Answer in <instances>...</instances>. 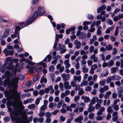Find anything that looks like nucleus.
<instances>
[{
  "label": "nucleus",
  "instance_id": "nucleus-25",
  "mask_svg": "<svg viewBox=\"0 0 123 123\" xmlns=\"http://www.w3.org/2000/svg\"><path fill=\"white\" fill-rule=\"evenodd\" d=\"M44 104L41 108H47V105L48 101L47 100H44Z\"/></svg>",
  "mask_w": 123,
  "mask_h": 123
},
{
  "label": "nucleus",
  "instance_id": "nucleus-38",
  "mask_svg": "<svg viewBox=\"0 0 123 123\" xmlns=\"http://www.w3.org/2000/svg\"><path fill=\"white\" fill-rule=\"evenodd\" d=\"M99 84L101 86H103L105 85V81L104 80L100 81L99 82Z\"/></svg>",
  "mask_w": 123,
  "mask_h": 123
},
{
  "label": "nucleus",
  "instance_id": "nucleus-24",
  "mask_svg": "<svg viewBox=\"0 0 123 123\" xmlns=\"http://www.w3.org/2000/svg\"><path fill=\"white\" fill-rule=\"evenodd\" d=\"M81 76H75L74 77V79L75 81L78 80L79 82H80L81 80Z\"/></svg>",
  "mask_w": 123,
  "mask_h": 123
},
{
  "label": "nucleus",
  "instance_id": "nucleus-47",
  "mask_svg": "<svg viewBox=\"0 0 123 123\" xmlns=\"http://www.w3.org/2000/svg\"><path fill=\"white\" fill-rule=\"evenodd\" d=\"M122 91H118V98H121L122 97Z\"/></svg>",
  "mask_w": 123,
  "mask_h": 123
},
{
  "label": "nucleus",
  "instance_id": "nucleus-41",
  "mask_svg": "<svg viewBox=\"0 0 123 123\" xmlns=\"http://www.w3.org/2000/svg\"><path fill=\"white\" fill-rule=\"evenodd\" d=\"M32 82L31 81H30L27 82L26 86L30 87L32 84Z\"/></svg>",
  "mask_w": 123,
  "mask_h": 123
},
{
  "label": "nucleus",
  "instance_id": "nucleus-32",
  "mask_svg": "<svg viewBox=\"0 0 123 123\" xmlns=\"http://www.w3.org/2000/svg\"><path fill=\"white\" fill-rule=\"evenodd\" d=\"M49 71L51 72H53L54 70V66L52 65L50 66L49 68Z\"/></svg>",
  "mask_w": 123,
  "mask_h": 123
},
{
  "label": "nucleus",
  "instance_id": "nucleus-16",
  "mask_svg": "<svg viewBox=\"0 0 123 123\" xmlns=\"http://www.w3.org/2000/svg\"><path fill=\"white\" fill-rule=\"evenodd\" d=\"M83 118L82 116L81 115L79 116L78 117L74 119V121L75 122H81Z\"/></svg>",
  "mask_w": 123,
  "mask_h": 123
},
{
  "label": "nucleus",
  "instance_id": "nucleus-30",
  "mask_svg": "<svg viewBox=\"0 0 123 123\" xmlns=\"http://www.w3.org/2000/svg\"><path fill=\"white\" fill-rule=\"evenodd\" d=\"M118 68L116 67H113L111 69V73L113 74L114 73L117 69Z\"/></svg>",
  "mask_w": 123,
  "mask_h": 123
},
{
  "label": "nucleus",
  "instance_id": "nucleus-5",
  "mask_svg": "<svg viewBox=\"0 0 123 123\" xmlns=\"http://www.w3.org/2000/svg\"><path fill=\"white\" fill-rule=\"evenodd\" d=\"M3 53L5 54L6 56H7L9 55H12L14 54V51L13 50H8L6 49H5L3 51Z\"/></svg>",
  "mask_w": 123,
  "mask_h": 123
},
{
  "label": "nucleus",
  "instance_id": "nucleus-12",
  "mask_svg": "<svg viewBox=\"0 0 123 123\" xmlns=\"http://www.w3.org/2000/svg\"><path fill=\"white\" fill-rule=\"evenodd\" d=\"M15 66L12 65V63H10L8 64V66L6 67V69L9 70H13L15 68Z\"/></svg>",
  "mask_w": 123,
  "mask_h": 123
},
{
  "label": "nucleus",
  "instance_id": "nucleus-22",
  "mask_svg": "<svg viewBox=\"0 0 123 123\" xmlns=\"http://www.w3.org/2000/svg\"><path fill=\"white\" fill-rule=\"evenodd\" d=\"M110 100L108 99L107 101L106 99H105L104 101V105L105 106H108L110 104Z\"/></svg>",
  "mask_w": 123,
  "mask_h": 123
},
{
  "label": "nucleus",
  "instance_id": "nucleus-56",
  "mask_svg": "<svg viewBox=\"0 0 123 123\" xmlns=\"http://www.w3.org/2000/svg\"><path fill=\"white\" fill-rule=\"evenodd\" d=\"M120 100L119 99H117L114 100V102L113 105H117V103L118 102H119Z\"/></svg>",
  "mask_w": 123,
  "mask_h": 123
},
{
  "label": "nucleus",
  "instance_id": "nucleus-39",
  "mask_svg": "<svg viewBox=\"0 0 123 123\" xmlns=\"http://www.w3.org/2000/svg\"><path fill=\"white\" fill-rule=\"evenodd\" d=\"M5 70V68L2 65H0V71L2 72H4Z\"/></svg>",
  "mask_w": 123,
  "mask_h": 123
},
{
  "label": "nucleus",
  "instance_id": "nucleus-14",
  "mask_svg": "<svg viewBox=\"0 0 123 123\" xmlns=\"http://www.w3.org/2000/svg\"><path fill=\"white\" fill-rule=\"evenodd\" d=\"M51 55L49 54L47 55L46 57H45L44 59L43 60L42 62H45L47 60V58L48 59L47 61V62H49L51 59Z\"/></svg>",
  "mask_w": 123,
  "mask_h": 123
},
{
  "label": "nucleus",
  "instance_id": "nucleus-61",
  "mask_svg": "<svg viewBox=\"0 0 123 123\" xmlns=\"http://www.w3.org/2000/svg\"><path fill=\"white\" fill-rule=\"evenodd\" d=\"M87 63L88 66H90L92 64V61L91 60H88L87 61Z\"/></svg>",
  "mask_w": 123,
  "mask_h": 123
},
{
  "label": "nucleus",
  "instance_id": "nucleus-49",
  "mask_svg": "<svg viewBox=\"0 0 123 123\" xmlns=\"http://www.w3.org/2000/svg\"><path fill=\"white\" fill-rule=\"evenodd\" d=\"M87 18L90 20H92L94 18V16L91 14H88L87 15Z\"/></svg>",
  "mask_w": 123,
  "mask_h": 123
},
{
  "label": "nucleus",
  "instance_id": "nucleus-63",
  "mask_svg": "<svg viewBox=\"0 0 123 123\" xmlns=\"http://www.w3.org/2000/svg\"><path fill=\"white\" fill-rule=\"evenodd\" d=\"M75 87V89L76 91L79 90L80 89V87L79 85H76Z\"/></svg>",
  "mask_w": 123,
  "mask_h": 123
},
{
  "label": "nucleus",
  "instance_id": "nucleus-10",
  "mask_svg": "<svg viewBox=\"0 0 123 123\" xmlns=\"http://www.w3.org/2000/svg\"><path fill=\"white\" fill-rule=\"evenodd\" d=\"M81 98L82 99L84 100V102L85 103H88L90 101V99L88 97L84 95L81 96Z\"/></svg>",
  "mask_w": 123,
  "mask_h": 123
},
{
  "label": "nucleus",
  "instance_id": "nucleus-35",
  "mask_svg": "<svg viewBox=\"0 0 123 123\" xmlns=\"http://www.w3.org/2000/svg\"><path fill=\"white\" fill-rule=\"evenodd\" d=\"M35 69V67H31L29 70V71L31 72V73H34V70Z\"/></svg>",
  "mask_w": 123,
  "mask_h": 123
},
{
  "label": "nucleus",
  "instance_id": "nucleus-57",
  "mask_svg": "<svg viewBox=\"0 0 123 123\" xmlns=\"http://www.w3.org/2000/svg\"><path fill=\"white\" fill-rule=\"evenodd\" d=\"M80 96H75L74 97V101L76 102L78 101V100L80 98Z\"/></svg>",
  "mask_w": 123,
  "mask_h": 123
},
{
  "label": "nucleus",
  "instance_id": "nucleus-46",
  "mask_svg": "<svg viewBox=\"0 0 123 123\" xmlns=\"http://www.w3.org/2000/svg\"><path fill=\"white\" fill-rule=\"evenodd\" d=\"M52 115L51 114V112L50 113L48 112H46L45 114V116L46 117H51V115Z\"/></svg>",
  "mask_w": 123,
  "mask_h": 123
},
{
  "label": "nucleus",
  "instance_id": "nucleus-45",
  "mask_svg": "<svg viewBox=\"0 0 123 123\" xmlns=\"http://www.w3.org/2000/svg\"><path fill=\"white\" fill-rule=\"evenodd\" d=\"M98 67L97 64H95L92 65L91 68L94 70L95 69H97Z\"/></svg>",
  "mask_w": 123,
  "mask_h": 123
},
{
  "label": "nucleus",
  "instance_id": "nucleus-48",
  "mask_svg": "<svg viewBox=\"0 0 123 123\" xmlns=\"http://www.w3.org/2000/svg\"><path fill=\"white\" fill-rule=\"evenodd\" d=\"M38 120L39 123H42L43 121L44 118L42 117H39L38 118Z\"/></svg>",
  "mask_w": 123,
  "mask_h": 123
},
{
  "label": "nucleus",
  "instance_id": "nucleus-52",
  "mask_svg": "<svg viewBox=\"0 0 123 123\" xmlns=\"http://www.w3.org/2000/svg\"><path fill=\"white\" fill-rule=\"evenodd\" d=\"M62 101H60L59 102L57 105V108H60L62 104Z\"/></svg>",
  "mask_w": 123,
  "mask_h": 123
},
{
  "label": "nucleus",
  "instance_id": "nucleus-23",
  "mask_svg": "<svg viewBox=\"0 0 123 123\" xmlns=\"http://www.w3.org/2000/svg\"><path fill=\"white\" fill-rule=\"evenodd\" d=\"M52 87V86L51 85L49 86L48 88H46L45 89L44 91L45 93H48L49 92L50 90Z\"/></svg>",
  "mask_w": 123,
  "mask_h": 123
},
{
  "label": "nucleus",
  "instance_id": "nucleus-2",
  "mask_svg": "<svg viewBox=\"0 0 123 123\" xmlns=\"http://www.w3.org/2000/svg\"><path fill=\"white\" fill-rule=\"evenodd\" d=\"M38 15V14L37 11H36L34 13L32 16L29 18L28 20L26 22L25 24V22H22L18 23V25L16 26L14 33L11 35V38H13L16 37L18 31H19L21 29L20 27H21L22 28H23L31 24L37 18Z\"/></svg>",
  "mask_w": 123,
  "mask_h": 123
},
{
  "label": "nucleus",
  "instance_id": "nucleus-21",
  "mask_svg": "<svg viewBox=\"0 0 123 123\" xmlns=\"http://www.w3.org/2000/svg\"><path fill=\"white\" fill-rule=\"evenodd\" d=\"M104 108H100L99 110L97 112V114L99 116L101 115L102 114V112L104 111Z\"/></svg>",
  "mask_w": 123,
  "mask_h": 123
},
{
  "label": "nucleus",
  "instance_id": "nucleus-8",
  "mask_svg": "<svg viewBox=\"0 0 123 123\" xmlns=\"http://www.w3.org/2000/svg\"><path fill=\"white\" fill-rule=\"evenodd\" d=\"M74 44L76 45V48L77 49H79L81 46V43L77 40H75Z\"/></svg>",
  "mask_w": 123,
  "mask_h": 123
},
{
  "label": "nucleus",
  "instance_id": "nucleus-28",
  "mask_svg": "<svg viewBox=\"0 0 123 123\" xmlns=\"http://www.w3.org/2000/svg\"><path fill=\"white\" fill-rule=\"evenodd\" d=\"M37 64L39 65H41L43 66V68H45L46 66V64L45 63H43V62H41L37 63Z\"/></svg>",
  "mask_w": 123,
  "mask_h": 123
},
{
  "label": "nucleus",
  "instance_id": "nucleus-43",
  "mask_svg": "<svg viewBox=\"0 0 123 123\" xmlns=\"http://www.w3.org/2000/svg\"><path fill=\"white\" fill-rule=\"evenodd\" d=\"M3 119L5 121L8 122L10 121V118L8 117H4L3 118Z\"/></svg>",
  "mask_w": 123,
  "mask_h": 123
},
{
  "label": "nucleus",
  "instance_id": "nucleus-31",
  "mask_svg": "<svg viewBox=\"0 0 123 123\" xmlns=\"http://www.w3.org/2000/svg\"><path fill=\"white\" fill-rule=\"evenodd\" d=\"M42 98L41 97H39L36 99L35 101V103L36 105H38L39 104L40 100Z\"/></svg>",
  "mask_w": 123,
  "mask_h": 123
},
{
  "label": "nucleus",
  "instance_id": "nucleus-27",
  "mask_svg": "<svg viewBox=\"0 0 123 123\" xmlns=\"http://www.w3.org/2000/svg\"><path fill=\"white\" fill-rule=\"evenodd\" d=\"M84 92L82 88H80L78 91L79 95L81 96L84 94Z\"/></svg>",
  "mask_w": 123,
  "mask_h": 123
},
{
  "label": "nucleus",
  "instance_id": "nucleus-55",
  "mask_svg": "<svg viewBox=\"0 0 123 123\" xmlns=\"http://www.w3.org/2000/svg\"><path fill=\"white\" fill-rule=\"evenodd\" d=\"M45 93V91L44 90H42L39 91V94L40 95H43Z\"/></svg>",
  "mask_w": 123,
  "mask_h": 123
},
{
  "label": "nucleus",
  "instance_id": "nucleus-54",
  "mask_svg": "<svg viewBox=\"0 0 123 123\" xmlns=\"http://www.w3.org/2000/svg\"><path fill=\"white\" fill-rule=\"evenodd\" d=\"M51 121V119L49 117H47L46 119V121L47 123H50Z\"/></svg>",
  "mask_w": 123,
  "mask_h": 123
},
{
  "label": "nucleus",
  "instance_id": "nucleus-4",
  "mask_svg": "<svg viewBox=\"0 0 123 123\" xmlns=\"http://www.w3.org/2000/svg\"><path fill=\"white\" fill-rule=\"evenodd\" d=\"M16 92L17 93L16 97L14 98V101L11 103V104L13 106V108H24V107H20L23 105L22 102L20 99L21 92L18 93V91H16Z\"/></svg>",
  "mask_w": 123,
  "mask_h": 123
},
{
  "label": "nucleus",
  "instance_id": "nucleus-34",
  "mask_svg": "<svg viewBox=\"0 0 123 123\" xmlns=\"http://www.w3.org/2000/svg\"><path fill=\"white\" fill-rule=\"evenodd\" d=\"M113 50L112 54L114 55H115L117 52V49L116 48H113Z\"/></svg>",
  "mask_w": 123,
  "mask_h": 123
},
{
  "label": "nucleus",
  "instance_id": "nucleus-11",
  "mask_svg": "<svg viewBox=\"0 0 123 123\" xmlns=\"http://www.w3.org/2000/svg\"><path fill=\"white\" fill-rule=\"evenodd\" d=\"M46 108H41L40 110V113H39L38 115L40 117H43L45 115V113L44 112L45 111Z\"/></svg>",
  "mask_w": 123,
  "mask_h": 123
},
{
  "label": "nucleus",
  "instance_id": "nucleus-7",
  "mask_svg": "<svg viewBox=\"0 0 123 123\" xmlns=\"http://www.w3.org/2000/svg\"><path fill=\"white\" fill-rule=\"evenodd\" d=\"M38 10L39 14V16H40L43 14L45 13V11L43 7L39 6L38 7Z\"/></svg>",
  "mask_w": 123,
  "mask_h": 123
},
{
  "label": "nucleus",
  "instance_id": "nucleus-9",
  "mask_svg": "<svg viewBox=\"0 0 123 123\" xmlns=\"http://www.w3.org/2000/svg\"><path fill=\"white\" fill-rule=\"evenodd\" d=\"M10 30L9 29H6L4 31L3 34V37L4 38L7 37L9 34Z\"/></svg>",
  "mask_w": 123,
  "mask_h": 123
},
{
  "label": "nucleus",
  "instance_id": "nucleus-59",
  "mask_svg": "<svg viewBox=\"0 0 123 123\" xmlns=\"http://www.w3.org/2000/svg\"><path fill=\"white\" fill-rule=\"evenodd\" d=\"M31 95V94L30 93H26V94H23L22 95V96H24L26 97H29Z\"/></svg>",
  "mask_w": 123,
  "mask_h": 123
},
{
  "label": "nucleus",
  "instance_id": "nucleus-19",
  "mask_svg": "<svg viewBox=\"0 0 123 123\" xmlns=\"http://www.w3.org/2000/svg\"><path fill=\"white\" fill-rule=\"evenodd\" d=\"M43 76L40 80V82L41 84H42L43 82L44 83H46L47 82V80L46 78H44Z\"/></svg>",
  "mask_w": 123,
  "mask_h": 123
},
{
  "label": "nucleus",
  "instance_id": "nucleus-6",
  "mask_svg": "<svg viewBox=\"0 0 123 123\" xmlns=\"http://www.w3.org/2000/svg\"><path fill=\"white\" fill-rule=\"evenodd\" d=\"M70 75L68 74H66L65 73L62 74L61 75L63 80L64 82L68 81L67 80L69 79L70 77Z\"/></svg>",
  "mask_w": 123,
  "mask_h": 123
},
{
  "label": "nucleus",
  "instance_id": "nucleus-44",
  "mask_svg": "<svg viewBox=\"0 0 123 123\" xmlns=\"http://www.w3.org/2000/svg\"><path fill=\"white\" fill-rule=\"evenodd\" d=\"M57 61L58 59L56 58L54 60L52 61L51 63L54 65H55L57 63Z\"/></svg>",
  "mask_w": 123,
  "mask_h": 123
},
{
  "label": "nucleus",
  "instance_id": "nucleus-40",
  "mask_svg": "<svg viewBox=\"0 0 123 123\" xmlns=\"http://www.w3.org/2000/svg\"><path fill=\"white\" fill-rule=\"evenodd\" d=\"M119 26L118 28L121 29L123 28V23L121 21H120L119 22Z\"/></svg>",
  "mask_w": 123,
  "mask_h": 123
},
{
  "label": "nucleus",
  "instance_id": "nucleus-13",
  "mask_svg": "<svg viewBox=\"0 0 123 123\" xmlns=\"http://www.w3.org/2000/svg\"><path fill=\"white\" fill-rule=\"evenodd\" d=\"M69 84V83L68 81L64 82V87L65 89H69L71 88V86Z\"/></svg>",
  "mask_w": 123,
  "mask_h": 123
},
{
  "label": "nucleus",
  "instance_id": "nucleus-42",
  "mask_svg": "<svg viewBox=\"0 0 123 123\" xmlns=\"http://www.w3.org/2000/svg\"><path fill=\"white\" fill-rule=\"evenodd\" d=\"M118 27H117L116 28L114 33V35L115 36H117L118 34Z\"/></svg>",
  "mask_w": 123,
  "mask_h": 123
},
{
  "label": "nucleus",
  "instance_id": "nucleus-53",
  "mask_svg": "<svg viewBox=\"0 0 123 123\" xmlns=\"http://www.w3.org/2000/svg\"><path fill=\"white\" fill-rule=\"evenodd\" d=\"M59 111L58 110H55L53 112H51V114L54 115H56L58 112Z\"/></svg>",
  "mask_w": 123,
  "mask_h": 123
},
{
  "label": "nucleus",
  "instance_id": "nucleus-51",
  "mask_svg": "<svg viewBox=\"0 0 123 123\" xmlns=\"http://www.w3.org/2000/svg\"><path fill=\"white\" fill-rule=\"evenodd\" d=\"M94 47L93 46H91L89 48L90 52L92 53L94 50Z\"/></svg>",
  "mask_w": 123,
  "mask_h": 123
},
{
  "label": "nucleus",
  "instance_id": "nucleus-37",
  "mask_svg": "<svg viewBox=\"0 0 123 123\" xmlns=\"http://www.w3.org/2000/svg\"><path fill=\"white\" fill-rule=\"evenodd\" d=\"M91 89V87L90 86H87L85 88V90L86 91H90Z\"/></svg>",
  "mask_w": 123,
  "mask_h": 123
},
{
  "label": "nucleus",
  "instance_id": "nucleus-33",
  "mask_svg": "<svg viewBox=\"0 0 123 123\" xmlns=\"http://www.w3.org/2000/svg\"><path fill=\"white\" fill-rule=\"evenodd\" d=\"M114 62L113 60H111L108 63V66L109 67H111L112 66Z\"/></svg>",
  "mask_w": 123,
  "mask_h": 123
},
{
  "label": "nucleus",
  "instance_id": "nucleus-58",
  "mask_svg": "<svg viewBox=\"0 0 123 123\" xmlns=\"http://www.w3.org/2000/svg\"><path fill=\"white\" fill-rule=\"evenodd\" d=\"M108 71H107L106 72V73L104 74H101V76L102 77H104L108 75Z\"/></svg>",
  "mask_w": 123,
  "mask_h": 123
},
{
  "label": "nucleus",
  "instance_id": "nucleus-15",
  "mask_svg": "<svg viewBox=\"0 0 123 123\" xmlns=\"http://www.w3.org/2000/svg\"><path fill=\"white\" fill-rule=\"evenodd\" d=\"M90 58L91 59L93 60V61L94 62H97L98 61V57H96L95 55L94 54H93L91 55L90 57Z\"/></svg>",
  "mask_w": 123,
  "mask_h": 123
},
{
  "label": "nucleus",
  "instance_id": "nucleus-3",
  "mask_svg": "<svg viewBox=\"0 0 123 123\" xmlns=\"http://www.w3.org/2000/svg\"><path fill=\"white\" fill-rule=\"evenodd\" d=\"M10 77L8 75L6 77V79L4 80L3 86L5 87L7 86L10 89L12 88H13L16 90L18 86L17 84L19 80L18 77H15L14 78H12V80H10Z\"/></svg>",
  "mask_w": 123,
  "mask_h": 123
},
{
  "label": "nucleus",
  "instance_id": "nucleus-26",
  "mask_svg": "<svg viewBox=\"0 0 123 123\" xmlns=\"http://www.w3.org/2000/svg\"><path fill=\"white\" fill-rule=\"evenodd\" d=\"M105 49L107 50H111L112 49V47L111 45L109 44L106 46Z\"/></svg>",
  "mask_w": 123,
  "mask_h": 123
},
{
  "label": "nucleus",
  "instance_id": "nucleus-20",
  "mask_svg": "<svg viewBox=\"0 0 123 123\" xmlns=\"http://www.w3.org/2000/svg\"><path fill=\"white\" fill-rule=\"evenodd\" d=\"M20 63H21L23 62H25L26 63H29L30 62L29 60L28 59H27L26 58H23L20 59Z\"/></svg>",
  "mask_w": 123,
  "mask_h": 123
},
{
  "label": "nucleus",
  "instance_id": "nucleus-60",
  "mask_svg": "<svg viewBox=\"0 0 123 123\" xmlns=\"http://www.w3.org/2000/svg\"><path fill=\"white\" fill-rule=\"evenodd\" d=\"M107 111L108 113H111L113 111V110L111 108H107Z\"/></svg>",
  "mask_w": 123,
  "mask_h": 123
},
{
  "label": "nucleus",
  "instance_id": "nucleus-17",
  "mask_svg": "<svg viewBox=\"0 0 123 123\" xmlns=\"http://www.w3.org/2000/svg\"><path fill=\"white\" fill-rule=\"evenodd\" d=\"M86 37V34L83 32L81 33L80 36L79 37L80 39H85Z\"/></svg>",
  "mask_w": 123,
  "mask_h": 123
},
{
  "label": "nucleus",
  "instance_id": "nucleus-29",
  "mask_svg": "<svg viewBox=\"0 0 123 123\" xmlns=\"http://www.w3.org/2000/svg\"><path fill=\"white\" fill-rule=\"evenodd\" d=\"M86 66L84 65L82 68L83 71L84 73H87L88 71V68H86Z\"/></svg>",
  "mask_w": 123,
  "mask_h": 123
},
{
  "label": "nucleus",
  "instance_id": "nucleus-64",
  "mask_svg": "<svg viewBox=\"0 0 123 123\" xmlns=\"http://www.w3.org/2000/svg\"><path fill=\"white\" fill-rule=\"evenodd\" d=\"M38 92L37 90L34 91L33 92L34 95L35 96H37L38 94Z\"/></svg>",
  "mask_w": 123,
  "mask_h": 123
},
{
  "label": "nucleus",
  "instance_id": "nucleus-62",
  "mask_svg": "<svg viewBox=\"0 0 123 123\" xmlns=\"http://www.w3.org/2000/svg\"><path fill=\"white\" fill-rule=\"evenodd\" d=\"M82 59L83 60H85L87 58V56L86 55H84L82 57Z\"/></svg>",
  "mask_w": 123,
  "mask_h": 123
},
{
  "label": "nucleus",
  "instance_id": "nucleus-18",
  "mask_svg": "<svg viewBox=\"0 0 123 123\" xmlns=\"http://www.w3.org/2000/svg\"><path fill=\"white\" fill-rule=\"evenodd\" d=\"M58 46L56 47L57 45H56L55 47H53L54 50L55 51L59 50L61 49L62 47H61L62 45L61 43H59L58 44Z\"/></svg>",
  "mask_w": 123,
  "mask_h": 123
},
{
  "label": "nucleus",
  "instance_id": "nucleus-1",
  "mask_svg": "<svg viewBox=\"0 0 123 123\" xmlns=\"http://www.w3.org/2000/svg\"><path fill=\"white\" fill-rule=\"evenodd\" d=\"M24 108H8L10 112V116L12 120L14 121H19V118L18 117L19 115L25 121V122L22 123H29L27 120L28 116L26 114H32L33 112L31 111L28 112L24 110Z\"/></svg>",
  "mask_w": 123,
  "mask_h": 123
},
{
  "label": "nucleus",
  "instance_id": "nucleus-36",
  "mask_svg": "<svg viewBox=\"0 0 123 123\" xmlns=\"http://www.w3.org/2000/svg\"><path fill=\"white\" fill-rule=\"evenodd\" d=\"M42 69V67H40L39 68H35V71L37 73V74H38L41 71Z\"/></svg>",
  "mask_w": 123,
  "mask_h": 123
},
{
  "label": "nucleus",
  "instance_id": "nucleus-50",
  "mask_svg": "<svg viewBox=\"0 0 123 123\" xmlns=\"http://www.w3.org/2000/svg\"><path fill=\"white\" fill-rule=\"evenodd\" d=\"M59 88L61 89V91H62L63 88V86L62 83H60L59 85Z\"/></svg>",
  "mask_w": 123,
  "mask_h": 123
}]
</instances>
